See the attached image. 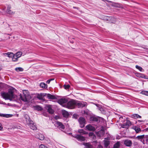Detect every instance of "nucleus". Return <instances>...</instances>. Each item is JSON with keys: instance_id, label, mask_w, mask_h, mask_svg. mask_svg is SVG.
I'll return each instance as SVG.
<instances>
[{"instance_id": "nucleus-55", "label": "nucleus", "mask_w": 148, "mask_h": 148, "mask_svg": "<svg viewBox=\"0 0 148 148\" xmlns=\"http://www.w3.org/2000/svg\"><path fill=\"white\" fill-rule=\"evenodd\" d=\"M95 143H97V142H96V141H95Z\"/></svg>"}, {"instance_id": "nucleus-20", "label": "nucleus", "mask_w": 148, "mask_h": 148, "mask_svg": "<svg viewBox=\"0 0 148 148\" xmlns=\"http://www.w3.org/2000/svg\"><path fill=\"white\" fill-rule=\"evenodd\" d=\"M11 7L10 5H8L7 7V13L9 14H14V12H12L11 10H10V9Z\"/></svg>"}, {"instance_id": "nucleus-24", "label": "nucleus", "mask_w": 148, "mask_h": 148, "mask_svg": "<svg viewBox=\"0 0 148 148\" xmlns=\"http://www.w3.org/2000/svg\"><path fill=\"white\" fill-rule=\"evenodd\" d=\"M110 144V141L107 140H104V144L105 147H107Z\"/></svg>"}, {"instance_id": "nucleus-5", "label": "nucleus", "mask_w": 148, "mask_h": 148, "mask_svg": "<svg viewBox=\"0 0 148 148\" xmlns=\"http://www.w3.org/2000/svg\"><path fill=\"white\" fill-rule=\"evenodd\" d=\"M87 106V103L85 101H76V106H77L79 108H82L86 106Z\"/></svg>"}, {"instance_id": "nucleus-4", "label": "nucleus", "mask_w": 148, "mask_h": 148, "mask_svg": "<svg viewBox=\"0 0 148 148\" xmlns=\"http://www.w3.org/2000/svg\"><path fill=\"white\" fill-rule=\"evenodd\" d=\"M123 124H120L121 127L123 128L127 129L129 127L132 125V123L128 119V118H127L126 119L125 122L123 123Z\"/></svg>"}, {"instance_id": "nucleus-7", "label": "nucleus", "mask_w": 148, "mask_h": 148, "mask_svg": "<svg viewBox=\"0 0 148 148\" xmlns=\"http://www.w3.org/2000/svg\"><path fill=\"white\" fill-rule=\"evenodd\" d=\"M78 121L79 123L80 127L82 128L85 126V120L84 118L83 117H80Z\"/></svg>"}, {"instance_id": "nucleus-35", "label": "nucleus", "mask_w": 148, "mask_h": 148, "mask_svg": "<svg viewBox=\"0 0 148 148\" xmlns=\"http://www.w3.org/2000/svg\"><path fill=\"white\" fill-rule=\"evenodd\" d=\"M132 129L135 130H141V128H140V127L135 126H133L132 128Z\"/></svg>"}, {"instance_id": "nucleus-47", "label": "nucleus", "mask_w": 148, "mask_h": 148, "mask_svg": "<svg viewBox=\"0 0 148 148\" xmlns=\"http://www.w3.org/2000/svg\"><path fill=\"white\" fill-rule=\"evenodd\" d=\"M51 81V80H48L47 81V83L48 84H49V83H50V82Z\"/></svg>"}, {"instance_id": "nucleus-36", "label": "nucleus", "mask_w": 148, "mask_h": 148, "mask_svg": "<svg viewBox=\"0 0 148 148\" xmlns=\"http://www.w3.org/2000/svg\"><path fill=\"white\" fill-rule=\"evenodd\" d=\"M141 93L143 95L148 96V91H143L141 92Z\"/></svg>"}, {"instance_id": "nucleus-59", "label": "nucleus", "mask_w": 148, "mask_h": 148, "mask_svg": "<svg viewBox=\"0 0 148 148\" xmlns=\"http://www.w3.org/2000/svg\"><path fill=\"white\" fill-rule=\"evenodd\" d=\"M90 130V131H91V130Z\"/></svg>"}, {"instance_id": "nucleus-22", "label": "nucleus", "mask_w": 148, "mask_h": 148, "mask_svg": "<svg viewBox=\"0 0 148 148\" xmlns=\"http://www.w3.org/2000/svg\"><path fill=\"white\" fill-rule=\"evenodd\" d=\"M12 58V60L13 61L15 62L17 61L18 60V58L14 54L13 55Z\"/></svg>"}, {"instance_id": "nucleus-23", "label": "nucleus", "mask_w": 148, "mask_h": 148, "mask_svg": "<svg viewBox=\"0 0 148 148\" xmlns=\"http://www.w3.org/2000/svg\"><path fill=\"white\" fill-rule=\"evenodd\" d=\"M22 52L21 51H18L14 54L18 58L20 57L22 54Z\"/></svg>"}, {"instance_id": "nucleus-51", "label": "nucleus", "mask_w": 148, "mask_h": 148, "mask_svg": "<svg viewBox=\"0 0 148 148\" xmlns=\"http://www.w3.org/2000/svg\"><path fill=\"white\" fill-rule=\"evenodd\" d=\"M67 134H68L69 135H70L72 134V133H67Z\"/></svg>"}, {"instance_id": "nucleus-3", "label": "nucleus", "mask_w": 148, "mask_h": 148, "mask_svg": "<svg viewBox=\"0 0 148 148\" xmlns=\"http://www.w3.org/2000/svg\"><path fill=\"white\" fill-rule=\"evenodd\" d=\"M76 101L73 100L68 101L66 105H65V107L70 109H73L76 106Z\"/></svg>"}, {"instance_id": "nucleus-48", "label": "nucleus", "mask_w": 148, "mask_h": 148, "mask_svg": "<svg viewBox=\"0 0 148 148\" xmlns=\"http://www.w3.org/2000/svg\"><path fill=\"white\" fill-rule=\"evenodd\" d=\"M84 130H78V132L79 133H82V132Z\"/></svg>"}, {"instance_id": "nucleus-12", "label": "nucleus", "mask_w": 148, "mask_h": 148, "mask_svg": "<svg viewBox=\"0 0 148 148\" xmlns=\"http://www.w3.org/2000/svg\"><path fill=\"white\" fill-rule=\"evenodd\" d=\"M56 124L57 125V126L59 128H61L62 129H64L65 128L64 126L62 123L59 121H57L56 123Z\"/></svg>"}, {"instance_id": "nucleus-42", "label": "nucleus", "mask_w": 148, "mask_h": 148, "mask_svg": "<svg viewBox=\"0 0 148 148\" xmlns=\"http://www.w3.org/2000/svg\"><path fill=\"white\" fill-rule=\"evenodd\" d=\"M89 135L90 136H94V134L93 133H92V132H90V133H89Z\"/></svg>"}, {"instance_id": "nucleus-33", "label": "nucleus", "mask_w": 148, "mask_h": 148, "mask_svg": "<svg viewBox=\"0 0 148 148\" xmlns=\"http://www.w3.org/2000/svg\"><path fill=\"white\" fill-rule=\"evenodd\" d=\"M145 135H143L140 136H138L136 137V138L138 139H141L145 137Z\"/></svg>"}, {"instance_id": "nucleus-17", "label": "nucleus", "mask_w": 148, "mask_h": 148, "mask_svg": "<svg viewBox=\"0 0 148 148\" xmlns=\"http://www.w3.org/2000/svg\"><path fill=\"white\" fill-rule=\"evenodd\" d=\"M47 110L48 112L51 114H52L54 113L53 110L52 109L51 106H49L47 107Z\"/></svg>"}, {"instance_id": "nucleus-50", "label": "nucleus", "mask_w": 148, "mask_h": 148, "mask_svg": "<svg viewBox=\"0 0 148 148\" xmlns=\"http://www.w3.org/2000/svg\"><path fill=\"white\" fill-rule=\"evenodd\" d=\"M73 8H74L77 9H78L79 8H77V7H74V6L73 7Z\"/></svg>"}, {"instance_id": "nucleus-34", "label": "nucleus", "mask_w": 148, "mask_h": 148, "mask_svg": "<svg viewBox=\"0 0 148 148\" xmlns=\"http://www.w3.org/2000/svg\"><path fill=\"white\" fill-rule=\"evenodd\" d=\"M136 68L140 71H143V68L141 67L138 66V65H136Z\"/></svg>"}, {"instance_id": "nucleus-18", "label": "nucleus", "mask_w": 148, "mask_h": 148, "mask_svg": "<svg viewBox=\"0 0 148 148\" xmlns=\"http://www.w3.org/2000/svg\"><path fill=\"white\" fill-rule=\"evenodd\" d=\"M47 96V98L49 99H56V97L54 95L50 94H48Z\"/></svg>"}, {"instance_id": "nucleus-14", "label": "nucleus", "mask_w": 148, "mask_h": 148, "mask_svg": "<svg viewBox=\"0 0 148 148\" xmlns=\"http://www.w3.org/2000/svg\"><path fill=\"white\" fill-rule=\"evenodd\" d=\"M75 137L79 140L84 141L85 140V138L84 137L79 135H76Z\"/></svg>"}, {"instance_id": "nucleus-52", "label": "nucleus", "mask_w": 148, "mask_h": 148, "mask_svg": "<svg viewBox=\"0 0 148 148\" xmlns=\"http://www.w3.org/2000/svg\"><path fill=\"white\" fill-rule=\"evenodd\" d=\"M54 79H49V80H51V81H52V80H53Z\"/></svg>"}, {"instance_id": "nucleus-2", "label": "nucleus", "mask_w": 148, "mask_h": 148, "mask_svg": "<svg viewBox=\"0 0 148 148\" xmlns=\"http://www.w3.org/2000/svg\"><path fill=\"white\" fill-rule=\"evenodd\" d=\"M1 95L5 99H9L11 101L12 100V99L15 97V95L14 94V92L11 90H9L8 92H2Z\"/></svg>"}, {"instance_id": "nucleus-10", "label": "nucleus", "mask_w": 148, "mask_h": 148, "mask_svg": "<svg viewBox=\"0 0 148 148\" xmlns=\"http://www.w3.org/2000/svg\"><path fill=\"white\" fill-rule=\"evenodd\" d=\"M124 144L127 147H131L132 144V141L129 140H126L124 141Z\"/></svg>"}, {"instance_id": "nucleus-19", "label": "nucleus", "mask_w": 148, "mask_h": 148, "mask_svg": "<svg viewBox=\"0 0 148 148\" xmlns=\"http://www.w3.org/2000/svg\"><path fill=\"white\" fill-rule=\"evenodd\" d=\"M12 115L8 114H3L0 113V116L6 118H9L12 116Z\"/></svg>"}, {"instance_id": "nucleus-15", "label": "nucleus", "mask_w": 148, "mask_h": 148, "mask_svg": "<svg viewBox=\"0 0 148 148\" xmlns=\"http://www.w3.org/2000/svg\"><path fill=\"white\" fill-rule=\"evenodd\" d=\"M24 117L27 123V124L28 123H30V122L32 121L30 119L28 115L27 114H25L24 115Z\"/></svg>"}, {"instance_id": "nucleus-9", "label": "nucleus", "mask_w": 148, "mask_h": 148, "mask_svg": "<svg viewBox=\"0 0 148 148\" xmlns=\"http://www.w3.org/2000/svg\"><path fill=\"white\" fill-rule=\"evenodd\" d=\"M29 126L31 130H36V127L35 124L33 123V121H31L30 123H28Z\"/></svg>"}, {"instance_id": "nucleus-38", "label": "nucleus", "mask_w": 148, "mask_h": 148, "mask_svg": "<svg viewBox=\"0 0 148 148\" xmlns=\"http://www.w3.org/2000/svg\"><path fill=\"white\" fill-rule=\"evenodd\" d=\"M111 18L110 17L106 16L104 17V20L106 21H109L111 19Z\"/></svg>"}, {"instance_id": "nucleus-54", "label": "nucleus", "mask_w": 148, "mask_h": 148, "mask_svg": "<svg viewBox=\"0 0 148 148\" xmlns=\"http://www.w3.org/2000/svg\"><path fill=\"white\" fill-rule=\"evenodd\" d=\"M63 132H64L65 133H66V131H63Z\"/></svg>"}, {"instance_id": "nucleus-21", "label": "nucleus", "mask_w": 148, "mask_h": 148, "mask_svg": "<svg viewBox=\"0 0 148 148\" xmlns=\"http://www.w3.org/2000/svg\"><path fill=\"white\" fill-rule=\"evenodd\" d=\"M84 145L85 146V148H92V145L89 143H84Z\"/></svg>"}, {"instance_id": "nucleus-56", "label": "nucleus", "mask_w": 148, "mask_h": 148, "mask_svg": "<svg viewBox=\"0 0 148 148\" xmlns=\"http://www.w3.org/2000/svg\"><path fill=\"white\" fill-rule=\"evenodd\" d=\"M148 136V135H146L145 136H146V137H147V136Z\"/></svg>"}, {"instance_id": "nucleus-16", "label": "nucleus", "mask_w": 148, "mask_h": 148, "mask_svg": "<svg viewBox=\"0 0 148 148\" xmlns=\"http://www.w3.org/2000/svg\"><path fill=\"white\" fill-rule=\"evenodd\" d=\"M62 114L65 117H67L69 115V112L65 110L62 111Z\"/></svg>"}, {"instance_id": "nucleus-37", "label": "nucleus", "mask_w": 148, "mask_h": 148, "mask_svg": "<svg viewBox=\"0 0 148 148\" xmlns=\"http://www.w3.org/2000/svg\"><path fill=\"white\" fill-rule=\"evenodd\" d=\"M70 87V86L69 84L67 85H64V88L66 89H69Z\"/></svg>"}, {"instance_id": "nucleus-46", "label": "nucleus", "mask_w": 148, "mask_h": 148, "mask_svg": "<svg viewBox=\"0 0 148 148\" xmlns=\"http://www.w3.org/2000/svg\"><path fill=\"white\" fill-rule=\"evenodd\" d=\"M136 133H138L141 131V130H135Z\"/></svg>"}, {"instance_id": "nucleus-27", "label": "nucleus", "mask_w": 148, "mask_h": 148, "mask_svg": "<svg viewBox=\"0 0 148 148\" xmlns=\"http://www.w3.org/2000/svg\"><path fill=\"white\" fill-rule=\"evenodd\" d=\"M15 70L17 72H18L19 71H23V69L21 67H19L16 68L15 69Z\"/></svg>"}, {"instance_id": "nucleus-31", "label": "nucleus", "mask_w": 148, "mask_h": 148, "mask_svg": "<svg viewBox=\"0 0 148 148\" xmlns=\"http://www.w3.org/2000/svg\"><path fill=\"white\" fill-rule=\"evenodd\" d=\"M37 98L40 100L43 99V97L42 94H38L37 96Z\"/></svg>"}, {"instance_id": "nucleus-53", "label": "nucleus", "mask_w": 148, "mask_h": 148, "mask_svg": "<svg viewBox=\"0 0 148 148\" xmlns=\"http://www.w3.org/2000/svg\"><path fill=\"white\" fill-rule=\"evenodd\" d=\"M144 130H148V128H147L146 129H145Z\"/></svg>"}, {"instance_id": "nucleus-29", "label": "nucleus", "mask_w": 148, "mask_h": 148, "mask_svg": "<svg viewBox=\"0 0 148 148\" xmlns=\"http://www.w3.org/2000/svg\"><path fill=\"white\" fill-rule=\"evenodd\" d=\"M126 119H123L122 116H120L119 118V121L120 122L124 123L125 122Z\"/></svg>"}, {"instance_id": "nucleus-26", "label": "nucleus", "mask_w": 148, "mask_h": 148, "mask_svg": "<svg viewBox=\"0 0 148 148\" xmlns=\"http://www.w3.org/2000/svg\"><path fill=\"white\" fill-rule=\"evenodd\" d=\"M132 117L134 118H140L141 116L137 114H134L132 115Z\"/></svg>"}, {"instance_id": "nucleus-6", "label": "nucleus", "mask_w": 148, "mask_h": 148, "mask_svg": "<svg viewBox=\"0 0 148 148\" xmlns=\"http://www.w3.org/2000/svg\"><path fill=\"white\" fill-rule=\"evenodd\" d=\"M68 101V99L67 98H62L58 99V102L63 106L65 107V105H66Z\"/></svg>"}, {"instance_id": "nucleus-32", "label": "nucleus", "mask_w": 148, "mask_h": 148, "mask_svg": "<svg viewBox=\"0 0 148 148\" xmlns=\"http://www.w3.org/2000/svg\"><path fill=\"white\" fill-rule=\"evenodd\" d=\"M112 5L114 6L118 7L120 8H122V6L120 5V4L115 3H113Z\"/></svg>"}, {"instance_id": "nucleus-49", "label": "nucleus", "mask_w": 148, "mask_h": 148, "mask_svg": "<svg viewBox=\"0 0 148 148\" xmlns=\"http://www.w3.org/2000/svg\"><path fill=\"white\" fill-rule=\"evenodd\" d=\"M95 105H96L97 106V107H98L99 108V107H100V106H99L98 104H95Z\"/></svg>"}, {"instance_id": "nucleus-40", "label": "nucleus", "mask_w": 148, "mask_h": 148, "mask_svg": "<svg viewBox=\"0 0 148 148\" xmlns=\"http://www.w3.org/2000/svg\"><path fill=\"white\" fill-rule=\"evenodd\" d=\"M99 110L100 111H101L103 113H105V111L102 108H101V106H100V107H99Z\"/></svg>"}, {"instance_id": "nucleus-30", "label": "nucleus", "mask_w": 148, "mask_h": 148, "mask_svg": "<svg viewBox=\"0 0 148 148\" xmlns=\"http://www.w3.org/2000/svg\"><path fill=\"white\" fill-rule=\"evenodd\" d=\"M46 86H47V85H46L44 83L42 82L40 84V87L42 88H45ZM46 87H47V86Z\"/></svg>"}, {"instance_id": "nucleus-25", "label": "nucleus", "mask_w": 148, "mask_h": 148, "mask_svg": "<svg viewBox=\"0 0 148 148\" xmlns=\"http://www.w3.org/2000/svg\"><path fill=\"white\" fill-rule=\"evenodd\" d=\"M120 143L119 142H117L114 144L113 148H119L120 146Z\"/></svg>"}, {"instance_id": "nucleus-57", "label": "nucleus", "mask_w": 148, "mask_h": 148, "mask_svg": "<svg viewBox=\"0 0 148 148\" xmlns=\"http://www.w3.org/2000/svg\"><path fill=\"white\" fill-rule=\"evenodd\" d=\"M17 129H20L21 128H17Z\"/></svg>"}, {"instance_id": "nucleus-45", "label": "nucleus", "mask_w": 148, "mask_h": 148, "mask_svg": "<svg viewBox=\"0 0 148 148\" xmlns=\"http://www.w3.org/2000/svg\"><path fill=\"white\" fill-rule=\"evenodd\" d=\"M98 148H103L102 146L100 145H98Z\"/></svg>"}, {"instance_id": "nucleus-39", "label": "nucleus", "mask_w": 148, "mask_h": 148, "mask_svg": "<svg viewBox=\"0 0 148 148\" xmlns=\"http://www.w3.org/2000/svg\"><path fill=\"white\" fill-rule=\"evenodd\" d=\"M28 91L27 90H24L23 91V94L27 95V96L28 95Z\"/></svg>"}, {"instance_id": "nucleus-58", "label": "nucleus", "mask_w": 148, "mask_h": 148, "mask_svg": "<svg viewBox=\"0 0 148 148\" xmlns=\"http://www.w3.org/2000/svg\"><path fill=\"white\" fill-rule=\"evenodd\" d=\"M1 68L0 67V70H1Z\"/></svg>"}, {"instance_id": "nucleus-1", "label": "nucleus", "mask_w": 148, "mask_h": 148, "mask_svg": "<svg viewBox=\"0 0 148 148\" xmlns=\"http://www.w3.org/2000/svg\"><path fill=\"white\" fill-rule=\"evenodd\" d=\"M90 121L92 122H96L98 123V125H94V126L91 124H89L86 126V130H93L98 129V130H106L108 128L106 126V124L105 120L103 118H100L95 116H91L90 117Z\"/></svg>"}, {"instance_id": "nucleus-8", "label": "nucleus", "mask_w": 148, "mask_h": 148, "mask_svg": "<svg viewBox=\"0 0 148 148\" xmlns=\"http://www.w3.org/2000/svg\"><path fill=\"white\" fill-rule=\"evenodd\" d=\"M19 98L20 99L24 101H27V95L24 94L22 95L20 94L19 95Z\"/></svg>"}, {"instance_id": "nucleus-43", "label": "nucleus", "mask_w": 148, "mask_h": 148, "mask_svg": "<svg viewBox=\"0 0 148 148\" xmlns=\"http://www.w3.org/2000/svg\"><path fill=\"white\" fill-rule=\"evenodd\" d=\"M37 109L38 110H42V108L41 107L38 106V108H37Z\"/></svg>"}, {"instance_id": "nucleus-28", "label": "nucleus", "mask_w": 148, "mask_h": 148, "mask_svg": "<svg viewBox=\"0 0 148 148\" xmlns=\"http://www.w3.org/2000/svg\"><path fill=\"white\" fill-rule=\"evenodd\" d=\"M4 54L7 55L9 57H12L13 55V53L12 52H8Z\"/></svg>"}, {"instance_id": "nucleus-11", "label": "nucleus", "mask_w": 148, "mask_h": 148, "mask_svg": "<svg viewBox=\"0 0 148 148\" xmlns=\"http://www.w3.org/2000/svg\"><path fill=\"white\" fill-rule=\"evenodd\" d=\"M35 137L36 138L41 140H44V136L41 134L37 133L35 134Z\"/></svg>"}, {"instance_id": "nucleus-13", "label": "nucleus", "mask_w": 148, "mask_h": 148, "mask_svg": "<svg viewBox=\"0 0 148 148\" xmlns=\"http://www.w3.org/2000/svg\"><path fill=\"white\" fill-rule=\"evenodd\" d=\"M104 130H100L97 133V135L99 137H101L104 135Z\"/></svg>"}, {"instance_id": "nucleus-44", "label": "nucleus", "mask_w": 148, "mask_h": 148, "mask_svg": "<svg viewBox=\"0 0 148 148\" xmlns=\"http://www.w3.org/2000/svg\"><path fill=\"white\" fill-rule=\"evenodd\" d=\"M3 128L1 124L0 123V130H2Z\"/></svg>"}, {"instance_id": "nucleus-41", "label": "nucleus", "mask_w": 148, "mask_h": 148, "mask_svg": "<svg viewBox=\"0 0 148 148\" xmlns=\"http://www.w3.org/2000/svg\"><path fill=\"white\" fill-rule=\"evenodd\" d=\"M140 77L142 78H146L145 76L143 74L141 75L140 76Z\"/></svg>"}]
</instances>
